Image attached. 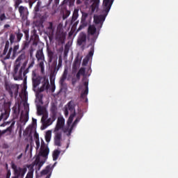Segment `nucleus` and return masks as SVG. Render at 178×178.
I'll list each match as a JSON object with an SVG mask.
<instances>
[{
  "label": "nucleus",
  "instance_id": "nucleus-37",
  "mask_svg": "<svg viewBox=\"0 0 178 178\" xmlns=\"http://www.w3.org/2000/svg\"><path fill=\"white\" fill-rule=\"evenodd\" d=\"M74 116H76V113H72L68 118L67 124L70 125L73 123V119H74Z\"/></svg>",
  "mask_w": 178,
  "mask_h": 178
},
{
  "label": "nucleus",
  "instance_id": "nucleus-43",
  "mask_svg": "<svg viewBox=\"0 0 178 178\" xmlns=\"http://www.w3.org/2000/svg\"><path fill=\"white\" fill-rule=\"evenodd\" d=\"M13 51V49L10 47L8 50L7 55L3 58L4 60H6L10 58V55L12 54Z\"/></svg>",
  "mask_w": 178,
  "mask_h": 178
},
{
  "label": "nucleus",
  "instance_id": "nucleus-21",
  "mask_svg": "<svg viewBox=\"0 0 178 178\" xmlns=\"http://www.w3.org/2000/svg\"><path fill=\"white\" fill-rule=\"evenodd\" d=\"M56 120V118L54 117L51 118L50 116V118L47 120H46L43 123H42V126H43V129H47V127H48L49 126H51V124H52V123H54L55 121Z\"/></svg>",
  "mask_w": 178,
  "mask_h": 178
},
{
  "label": "nucleus",
  "instance_id": "nucleus-13",
  "mask_svg": "<svg viewBox=\"0 0 178 178\" xmlns=\"http://www.w3.org/2000/svg\"><path fill=\"white\" fill-rule=\"evenodd\" d=\"M81 64V58H80L79 54H78L74 60V63L72 65V70L76 72L79 67H80V65Z\"/></svg>",
  "mask_w": 178,
  "mask_h": 178
},
{
  "label": "nucleus",
  "instance_id": "nucleus-51",
  "mask_svg": "<svg viewBox=\"0 0 178 178\" xmlns=\"http://www.w3.org/2000/svg\"><path fill=\"white\" fill-rule=\"evenodd\" d=\"M78 73H79V74L84 76V74H86V68H84V67L80 68Z\"/></svg>",
  "mask_w": 178,
  "mask_h": 178
},
{
  "label": "nucleus",
  "instance_id": "nucleus-47",
  "mask_svg": "<svg viewBox=\"0 0 178 178\" xmlns=\"http://www.w3.org/2000/svg\"><path fill=\"white\" fill-rule=\"evenodd\" d=\"M48 56H49V62H52L54 60V53L52 51H48Z\"/></svg>",
  "mask_w": 178,
  "mask_h": 178
},
{
  "label": "nucleus",
  "instance_id": "nucleus-39",
  "mask_svg": "<svg viewBox=\"0 0 178 178\" xmlns=\"http://www.w3.org/2000/svg\"><path fill=\"white\" fill-rule=\"evenodd\" d=\"M85 27H87V22L81 21V24L78 28L77 31H81V30H83V29Z\"/></svg>",
  "mask_w": 178,
  "mask_h": 178
},
{
  "label": "nucleus",
  "instance_id": "nucleus-20",
  "mask_svg": "<svg viewBox=\"0 0 178 178\" xmlns=\"http://www.w3.org/2000/svg\"><path fill=\"white\" fill-rule=\"evenodd\" d=\"M83 86H85V90L81 92V98L82 99H86V101L88 99H87V95H88V81H85L83 83Z\"/></svg>",
  "mask_w": 178,
  "mask_h": 178
},
{
  "label": "nucleus",
  "instance_id": "nucleus-48",
  "mask_svg": "<svg viewBox=\"0 0 178 178\" xmlns=\"http://www.w3.org/2000/svg\"><path fill=\"white\" fill-rule=\"evenodd\" d=\"M16 38V35L11 33L10 34V44H13L15 42V39Z\"/></svg>",
  "mask_w": 178,
  "mask_h": 178
},
{
  "label": "nucleus",
  "instance_id": "nucleus-63",
  "mask_svg": "<svg viewBox=\"0 0 178 178\" xmlns=\"http://www.w3.org/2000/svg\"><path fill=\"white\" fill-rule=\"evenodd\" d=\"M38 115H41L42 113V110L41 108H38Z\"/></svg>",
  "mask_w": 178,
  "mask_h": 178
},
{
  "label": "nucleus",
  "instance_id": "nucleus-52",
  "mask_svg": "<svg viewBox=\"0 0 178 178\" xmlns=\"http://www.w3.org/2000/svg\"><path fill=\"white\" fill-rule=\"evenodd\" d=\"M25 2H29V8L31 9V8H33V5L35 3V1H33L31 0H25Z\"/></svg>",
  "mask_w": 178,
  "mask_h": 178
},
{
  "label": "nucleus",
  "instance_id": "nucleus-18",
  "mask_svg": "<svg viewBox=\"0 0 178 178\" xmlns=\"http://www.w3.org/2000/svg\"><path fill=\"white\" fill-rule=\"evenodd\" d=\"M42 86L39 89L40 92H43L45 90L49 89V81H48V79H44L42 82Z\"/></svg>",
  "mask_w": 178,
  "mask_h": 178
},
{
  "label": "nucleus",
  "instance_id": "nucleus-50",
  "mask_svg": "<svg viewBox=\"0 0 178 178\" xmlns=\"http://www.w3.org/2000/svg\"><path fill=\"white\" fill-rule=\"evenodd\" d=\"M68 16H70V11L66 10L65 13L63 15V19H67Z\"/></svg>",
  "mask_w": 178,
  "mask_h": 178
},
{
  "label": "nucleus",
  "instance_id": "nucleus-23",
  "mask_svg": "<svg viewBox=\"0 0 178 178\" xmlns=\"http://www.w3.org/2000/svg\"><path fill=\"white\" fill-rule=\"evenodd\" d=\"M92 4L91 5V10L92 13L96 11L99 6V0H92Z\"/></svg>",
  "mask_w": 178,
  "mask_h": 178
},
{
  "label": "nucleus",
  "instance_id": "nucleus-12",
  "mask_svg": "<svg viewBox=\"0 0 178 178\" xmlns=\"http://www.w3.org/2000/svg\"><path fill=\"white\" fill-rule=\"evenodd\" d=\"M63 127H65V118H63V117H58L54 129V132H58L59 130H62Z\"/></svg>",
  "mask_w": 178,
  "mask_h": 178
},
{
  "label": "nucleus",
  "instance_id": "nucleus-34",
  "mask_svg": "<svg viewBox=\"0 0 178 178\" xmlns=\"http://www.w3.org/2000/svg\"><path fill=\"white\" fill-rule=\"evenodd\" d=\"M59 155H60V151L58 149L54 150L53 152V161H57Z\"/></svg>",
  "mask_w": 178,
  "mask_h": 178
},
{
  "label": "nucleus",
  "instance_id": "nucleus-58",
  "mask_svg": "<svg viewBox=\"0 0 178 178\" xmlns=\"http://www.w3.org/2000/svg\"><path fill=\"white\" fill-rule=\"evenodd\" d=\"M35 144H36V149H38V148H40V139H37L35 140Z\"/></svg>",
  "mask_w": 178,
  "mask_h": 178
},
{
  "label": "nucleus",
  "instance_id": "nucleus-27",
  "mask_svg": "<svg viewBox=\"0 0 178 178\" xmlns=\"http://www.w3.org/2000/svg\"><path fill=\"white\" fill-rule=\"evenodd\" d=\"M57 113H58V107H56V106L55 105L52 106L51 108L50 116L53 118V119H55V118H56Z\"/></svg>",
  "mask_w": 178,
  "mask_h": 178
},
{
  "label": "nucleus",
  "instance_id": "nucleus-44",
  "mask_svg": "<svg viewBox=\"0 0 178 178\" xmlns=\"http://www.w3.org/2000/svg\"><path fill=\"white\" fill-rule=\"evenodd\" d=\"M67 77V71L65 70L63 74V76H62V77L60 79V83H64L65 81L66 80Z\"/></svg>",
  "mask_w": 178,
  "mask_h": 178
},
{
  "label": "nucleus",
  "instance_id": "nucleus-28",
  "mask_svg": "<svg viewBox=\"0 0 178 178\" xmlns=\"http://www.w3.org/2000/svg\"><path fill=\"white\" fill-rule=\"evenodd\" d=\"M33 126L29 125L24 131V136H31L33 134Z\"/></svg>",
  "mask_w": 178,
  "mask_h": 178
},
{
  "label": "nucleus",
  "instance_id": "nucleus-49",
  "mask_svg": "<svg viewBox=\"0 0 178 178\" xmlns=\"http://www.w3.org/2000/svg\"><path fill=\"white\" fill-rule=\"evenodd\" d=\"M88 62H90V58H88V56H86V58H84L83 60V66H86L88 63Z\"/></svg>",
  "mask_w": 178,
  "mask_h": 178
},
{
  "label": "nucleus",
  "instance_id": "nucleus-3",
  "mask_svg": "<svg viewBox=\"0 0 178 178\" xmlns=\"http://www.w3.org/2000/svg\"><path fill=\"white\" fill-rule=\"evenodd\" d=\"M27 95V91H26V79H24L23 83V107L25 111V114L23 115V122L26 124L29 122V112H30V107L29 104L26 103V97Z\"/></svg>",
  "mask_w": 178,
  "mask_h": 178
},
{
  "label": "nucleus",
  "instance_id": "nucleus-25",
  "mask_svg": "<svg viewBox=\"0 0 178 178\" xmlns=\"http://www.w3.org/2000/svg\"><path fill=\"white\" fill-rule=\"evenodd\" d=\"M54 30L55 28H54V23L49 22V26L47 29V33L49 34V35H53Z\"/></svg>",
  "mask_w": 178,
  "mask_h": 178
},
{
  "label": "nucleus",
  "instance_id": "nucleus-15",
  "mask_svg": "<svg viewBox=\"0 0 178 178\" xmlns=\"http://www.w3.org/2000/svg\"><path fill=\"white\" fill-rule=\"evenodd\" d=\"M113 4V0H104L103 1V8L106 13H109L111 10V8H112V5Z\"/></svg>",
  "mask_w": 178,
  "mask_h": 178
},
{
  "label": "nucleus",
  "instance_id": "nucleus-33",
  "mask_svg": "<svg viewBox=\"0 0 178 178\" xmlns=\"http://www.w3.org/2000/svg\"><path fill=\"white\" fill-rule=\"evenodd\" d=\"M66 37V35H65V33H63V31H58L57 32V35H56V38H58V40H60V41H62V40H65Z\"/></svg>",
  "mask_w": 178,
  "mask_h": 178
},
{
  "label": "nucleus",
  "instance_id": "nucleus-55",
  "mask_svg": "<svg viewBox=\"0 0 178 178\" xmlns=\"http://www.w3.org/2000/svg\"><path fill=\"white\" fill-rule=\"evenodd\" d=\"M51 92H55V83H52V81H51Z\"/></svg>",
  "mask_w": 178,
  "mask_h": 178
},
{
  "label": "nucleus",
  "instance_id": "nucleus-22",
  "mask_svg": "<svg viewBox=\"0 0 178 178\" xmlns=\"http://www.w3.org/2000/svg\"><path fill=\"white\" fill-rule=\"evenodd\" d=\"M15 122H13L10 127H8L6 129L3 131H0V138L3 136V134H6V133H12V129L15 127Z\"/></svg>",
  "mask_w": 178,
  "mask_h": 178
},
{
  "label": "nucleus",
  "instance_id": "nucleus-59",
  "mask_svg": "<svg viewBox=\"0 0 178 178\" xmlns=\"http://www.w3.org/2000/svg\"><path fill=\"white\" fill-rule=\"evenodd\" d=\"M22 2H23L22 0H15V6H19Z\"/></svg>",
  "mask_w": 178,
  "mask_h": 178
},
{
  "label": "nucleus",
  "instance_id": "nucleus-2",
  "mask_svg": "<svg viewBox=\"0 0 178 178\" xmlns=\"http://www.w3.org/2000/svg\"><path fill=\"white\" fill-rule=\"evenodd\" d=\"M22 60H23V54L16 59L14 65V70L13 72V76L14 80H23V65H22Z\"/></svg>",
  "mask_w": 178,
  "mask_h": 178
},
{
  "label": "nucleus",
  "instance_id": "nucleus-14",
  "mask_svg": "<svg viewBox=\"0 0 178 178\" xmlns=\"http://www.w3.org/2000/svg\"><path fill=\"white\" fill-rule=\"evenodd\" d=\"M86 42H87V34L84 32H81L78 37L77 44L81 46Z\"/></svg>",
  "mask_w": 178,
  "mask_h": 178
},
{
  "label": "nucleus",
  "instance_id": "nucleus-10",
  "mask_svg": "<svg viewBox=\"0 0 178 178\" xmlns=\"http://www.w3.org/2000/svg\"><path fill=\"white\" fill-rule=\"evenodd\" d=\"M22 130H23V111H21L20 119L17 122V131H18L19 138H22Z\"/></svg>",
  "mask_w": 178,
  "mask_h": 178
},
{
  "label": "nucleus",
  "instance_id": "nucleus-30",
  "mask_svg": "<svg viewBox=\"0 0 178 178\" xmlns=\"http://www.w3.org/2000/svg\"><path fill=\"white\" fill-rule=\"evenodd\" d=\"M62 63H63L62 56H60L58 58V66L54 68V73H58V71L59 70V69H60V67H62Z\"/></svg>",
  "mask_w": 178,
  "mask_h": 178
},
{
  "label": "nucleus",
  "instance_id": "nucleus-64",
  "mask_svg": "<svg viewBox=\"0 0 178 178\" xmlns=\"http://www.w3.org/2000/svg\"><path fill=\"white\" fill-rule=\"evenodd\" d=\"M80 76H81V74H79V72H77V74L76 75V77L77 80H80Z\"/></svg>",
  "mask_w": 178,
  "mask_h": 178
},
{
  "label": "nucleus",
  "instance_id": "nucleus-8",
  "mask_svg": "<svg viewBox=\"0 0 178 178\" xmlns=\"http://www.w3.org/2000/svg\"><path fill=\"white\" fill-rule=\"evenodd\" d=\"M64 109V115L65 118L69 116V111L71 112V113H76V104H74V102H69L67 106H65Z\"/></svg>",
  "mask_w": 178,
  "mask_h": 178
},
{
  "label": "nucleus",
  "instance_id": "nucleus-4",
  "mask_svg": "<svg viewBox=\"0 0 178 178\" xmlns=\"http://www.w3.org/2000/svg\"><path fill=\"white\" fill-rule=\"evenodd\" d=\"M4 87L11 98H13V95L15 98L19 95V85L5 82Z\"/></svg>",
  "mask_w": 178,
  "mask_h": 178
},
{
  "label": "nucleus",
  "instance_id": "nucleus-11",
  "mask_svg": "<svg viewBox=\"0 0 178 178\" xmlns=\"http://www.w3.org/2000/svg\"><path fill=\"white\" fill-rule=\"evenodd\" d=\"M31 41H33V45H37V42H38V35H37V33H35V32H34L33 33V35H31L30 41L26 42L24 44L23 49H26V48H27V47H29V44H30V42H31Z\"/></svg>",
  "mask_w": 178,
  "mask_h": 178
},
{
  "label": "nucleus",
  "instance_id": "nucleus-32",
  "mask_svg": "<svg viewBox=\"0 0 178 178\" xmlns=\"http://www.w3.org/2000/svg\"><path fill=\"white\" fill-rule=\"evenodd\" d=\"M94 44L95 43H92V42H90V44H89L90 46H92L88 54L86 56H88L89 59L90 58H92V56H94Z\"/></svg>",
  "mask_w": 178,
  "mask_h": 178
},
{
  "label": "nucleus",
  "instance_id": "nucleus-53",
  "mask_svg": "<svg viewBox=\"0 0 178 178\" xmlns=\"http://www.w3.org/2000/svg\"><path fill=\"white\" fill-rule=\"evenodd\" d=\"M47 119H48V114L43 115L41 119L42 123H43L44 122H46Z\"/></svg>",
  "mask_w": 178,
  "mask_h": 178
},
{
  "label": "nucleus",
  "instance_id": "nucleus-45",
  "mask_svg": "<svg viewBox=\"0 0 178 178\" xmlns=\"http://www.w3.org/2000/svg\"><path fill=\"white\" fill-rule=\"evenodd\" d=\"M82 13V17H81V22H86V20L87 19V17H88V13H85V12H81Z\"/></svg>",
  "mask_w": 178,
  "mask_h": 178
},
{
  "label": "nucleus",
  "instance_id": "nucleus-24",
  "mask_svg": "<svg viewBox=\"0 0 178 178\" xmlns=\"http://www.w3.org/2000/svg\"><path fill=\"white\" fill-rule=\"evenodd\" d=\"M56 165V163H55L52 167L51 165H47L44 170H42L40 172L41 176H45V175H48L51 170H52V168Z\"/></svg>",
  "mask_w": 178,
  "mask_h": 178
},
{
  "label": "nucleus",
  "instance_id": "nucleus-16",
  "mask_svg": "<svg viewBox=\"0 0 178 178\" xmlns=\"http://www.w3.org/2000/svg\"><path fill=\"white\" fill-rule=\"evenodd\" d=\"M55 136H54V145L57 147H60L62 144L60 143V141H62V132H54Z\"/></svg>",
  "mask_w": 178,
  "mask_h": 178
},
{
  "label": "nucleus",
  "instance_id": "nucleus-7",
  "mask_svg": "<svg viewBox=\"0 0 178 178\" xmlns=\"http://www.w3.org/2000/svg\"><path fill=\"white\" fill-rule=\"evenodd\" d=\"M88 37L90 38L91 35L92 36L90 38V42L92 44H95V41H97V39L98 38L99 33H97V28L94 25H90L88 26Z\"/></svg>",
  "mask_w": 178,
  "mask_h": 178
},
{
  "label": "nucleus",
  "instance_id": "nucleus-60",
  "mask_svg": "<svg viewBox=\"0 0 178 178\" xmlns=\"http://www.w3.org/2000/svg\"><path fill=\"white\" fill-rule=\"evenodd\" d=\"M24 33L25 34L26 41H29V31H24Z\"/></svg>",
  "mask_w": 178,
  "mask_h": 178
},
{
  "label": "nucleus",
  "instance_id": "nucleus-46",
  "mask_svg": "<svg viewBox=\"0 0 178 178\" xmlns=\"http://www.w3.org/2000/svg\"><path fill=\"white\" fill-rule=\"evenodd\" d=\"M33 66H34V61H33L29 65V67L25 70L23 72V76H26V74H27V73H29V69H30L31 67H33Z\"/></svg>",
  "mask_w": 178,
  "mask_h": 178
},
{
  "label": "nucleus",
  "instance_id": "nucleus-31",
  "mask_svg": "<svg viewBox=\"0 0 178 178\" xmlns=\"http://www.w3.org/2000/svg\"><path fill=\"white\" fill-rule=\"evenodd\" d=\"M41 83V79L40 78L33 79V88H37L38 86Z\"/></svg>",
  "mask_w": 178,
  "mask_h": 178
},
{
  "label": "nucleus",
  "instance_id": "nucleus-57",
  "mask_svg": "<svg viewBox=\"0 0 178 178\" xmlns=\"http://www.w3.org/2000/svg\"><path fill=\"white\" fill-rule=\"evenodd\" d=\"M19 97L21 98V102H23V88L21 89L19 92Z\"/></svg>",
  "mask_w": 178,
  "mask_h": 178
},
{
  "label": "nucleus",
  "instance_id": "nucleus-41",
  "mask_svg": "<svg viewBox=\"0 0 178 178\" xmlns=\"http://www.w3.org/2000/svg\"><path fill=\"white\" fill-rule=\"evenodd\" d=\"M12 168L15 171V173H16L17 175H21V176H23V172H21L20 171L17 170V166L15 163L12 164Z\"/></svg>",
  "mask_w": 178,
  "mask_h": 178
},
{
  "label": "nucleus",
  "instance_id": "nucleus-9",
  "mask_svg": "<svg viewBox=\"0 0 178 178\" xmlns=\"http://www.w3.org/2000/svg\"><path fill=\"white\" fill-rule=\"evenodd\" d=\"M36 58L38 60H41L39 63V67L41 69V72L44 73L45 70V67L44 66V52H42V49H39L36 52Z\"/></svg>",
  "mask_w": 178,
  "mask_h": 178
},
{
  "label": "nucleus",
  "instance_id": "nucleus-54",
  "mask_svg": "<svg viewBox=\"0 0 178 178\" xmlns=\"http://www.w3.org/2000/svg\"><path fill=\"white\" fill-rule=\"evenodd\" d=\"M15 34H16L17 41H20V40H22V37H23V35L19 33H15Z\"/></svg>",
  "mask_w": 178,
  "mask_h": 178
},
{
  "label": "nucleus",
  "instance_id": "nucleus-35",
  "mask_svg": "<svg viewBox=\"0 0 178 178\" xmlns=\"http://www.w3.org/2000/svg\"><path fill=\"white\" fill-rule=\"evenodd\" d=\"M51 137H52V131H47L46 132V135H45L46 143H49V141H51Z\"/></svg>",
  "mask_w": 178,
  "mask_h": 178
},
{
  "label": "nucleus",
  "instance_id": "nucleus-17",
  "mask_svg": "<svg viewBox=\"0 0 178 178\" xmlns=\"http://www.w3.org/2000/svg\"><path fill=\"white\" fill-rule=\"evenodd\" d=\"M32 152H33V147L30 146L29 144H27L25 148V158L27 159V160H30L32 156Z\"/></svg>",
  "mask_w": 178,
  "mask_h": 178
},
{
  "label": "nucleus",
  "instance_id": "nucleus-26",
  "mask_svg": "<svg viewBox=\"0 0 178 178\" xmlns=\"http://www.w3.org/2000/svg\"><path fill=\"white\" fill-rule=\"evenodd\" d=\"M79 19V9H74L71 19V24H73Z\"/></svg>",
  "mask_w": 178,
  "mask_h": 178
},
{
  "label": "nucleus",
  "instance_id": "nucleus-29",
  "mask_svg": "<svg viewBox=\"0 0 178 178\" xmlns=\"http://www.w3.org/2000/svg\"><path fill=\"white\" fill-rule=\"evenodd\" d=\"M8 51H9V41H7L5 44L4 49L3 53L0 55L1 58H3L6 54H8Z\"/></svg>",
  "mask_w": 178,
  "mask_h": 178
},
{
  "label": "nucleus",
  "instance_id": "nucleus-19",
  "mask_svg": "<svg viewBox=\"0 0 178 178\" xmlns=\"http://www.w3.org/2000/svg\"><path fill=\"white\" fill-rule=\"evenodd\" d=\"M34 166H35V165L34 164H30L27 165V168L29 169V172L26 176L25 178H33L34 176Z\"/></svg>",
  "mask_w": 178,
  "mask_h": 178
},
{
  "label": "nucleus",
  "instance_id": "nucleus-40",
  "mask_svg": "<svg viewBox=\"0 0 178 178\" xmlns=\"http://www.w3.org/2000/svg\"><path fill=\"white\" fill-rule=\"evenodd\" d=\"M17 49H19V44H17L14 46L13 50V57L12 59H15L16 57V55H17Z\"/></svg>",
  "mask_w": 178,
  "mask_h": 178
},
{
  "label": "nucleus",
  "instance_id": "nucleus-36",
  "mask_svg": "<svg viewBox=\"0 0 178 178\" xmlns=\"http://www.w3.org/2000/svg\"><path fill=\"white\" fill-rule=\"evenodd\" d=\"M6 19H8L6 15L2 11V8L0 7V22H4Z\"/></svg>",
  "mask_w": 178,
  "mask_h": 178
},
{
  "label": "nucleus",
  "instance_id": "nucleus-6",
  "mask_svg": "<svg viewBox=\"0 0 178 178\" xmlns=\"http://www.w3.org/2000/svg\"><path fill=\"white\" fill-rule=\"evenodd\" d=\"M10 113V110L4 108L0 115V122H3V124H1L0 126L1 127H5V126H8L9 124H12L15 120L8 121L5 122L6 120H8V118H9V115Z\"/></svg>",
  "mask_w": 178,
  "mask_h": 178
},
{
  "label": "nucleus",
  "instance_id": "nucleus-42",
  "mask_svg": "<svg viewBox=\"0 0 178 178\" xmlns=\"http://www.w3.org/2000/svg\"><path fill=\"white\" fill-rule=\"evenodd\" d=\"M69 3V6H73L74 5V0H63V5Z\"/></svg>",
  "mask_w": 178,
  "mask_h": 178
},
{
  "label": "nucleus",
  "instance_id": "nucleus-61",
  "mask_svg": "<svg viewBox=\"0 0 178 178\" xmlns=\"http://www.w3.org/2000/svg\"><path fill=\"white\" fill-rule=\"evenodd\" d=\"M19 13H20V15H21V16H22V15H23V6H21L19 7Z\"/></svg>",
  "mask_w": 178,
  "mask_h": 178
},
{
  "label": "nucleus",
  "instance_id": "nucleus-5",
  "mask_svg": "<svg viewBox=\"0 0 178 178\" xmlns=\"http://www.w3.org/2000/svg\"><path fill=\"white\" fill-rule=\"evenodd\" d=\"M108 13H106L105 10V8H103V15L94 16V22L97 25V27L98 30H101V29H102V24H104V22H105V19L106 18V16H108Z\"/></svg>",
  "mask_w": 178,
  "mask_h": 178
},
{
  "label": "nucleus",
  "instance_id": "nucleus-56",
  "mask_svg": "<svg viewBox=\"0 0 178 178\" xmlns=\"http://www.w3.org/2000/svg\"><path fill=\"white\" fill-rule=\"evenodd\" d=\"M34 52V49L31 47L29 50V54L31 58H33V54Z\"/></svg>",
  "mask_w": 178,
  "mask_h": 178
},
{
  "label": "nucleus",
  "instance_id": "nucleus-1",
  "mask_svg": "<svg viewBox=\"0 0 178 178\" xmlns=\"http://www.w3.org/2000/svg\"><path fill=\"white\" fill-rule=\"evenodd\" d=\"M49 154V148L45 146V143L43 142L41 144L40 151L39 155L36 156L35 161L33 164L35 165L36 170H40L41 167L45 163V161L41 160L40 156H43V158H47Z\"/></svg>",
  "mask_w": 178,
  "mask_h": 178
},
{
  "label": "nucleus",
  "instance_id": "nucleus-38",
  "mask_svg": "<svg viewBox=\"0 0 178 178\" xmlns=\"http://www.w3.org/2000/svg\"><path fill=\"white\" fill-rule=\"evenodd\" d=\"M70 49V47H69V45L66 44L64 48V54H63L64 59H66V58H67V54H69Z\"/></svg>",
  "mask_w": 178,
  "mask_h": 178
},
{
  "label": "nucleus",
  "instance_id": "nucleus-62",
  "mask_svg": "<svg viewBox=\"0 0 178 178\" xmlns=\"http://www.w3.org/2000/svg\"><path fill=\"white\" fill-rule=\"evenodd\" d=\"M34 10L35 12H40V7H38V6H35Z\"/></svg>",
  "mask_w": 178,
  "mask_h": 178
}]
</instances>
